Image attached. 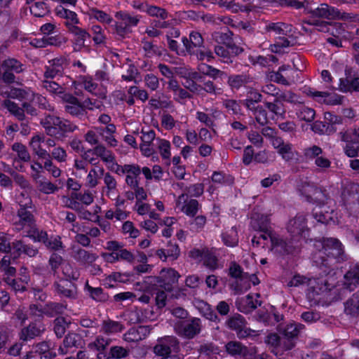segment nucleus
I'll list each match as a JSON object with an SVG mask.
<instances>
[{
	"instance_id": "nucleus-1",
	"label": "nucleus",
	"mask_w": 359,
	"mask_h": 359,
	"mask_svg": "<svg viewBox=\"0 0 359 359\" xmlns=\"http://www.w3.org/2000/svg\"><path fill=\"white\" fill-rule=\"evenodd\" d=\"M250 225L257 232L252 239L254 246L263 245L269 248V251L273 254L290 252L287 244L279 235L273 232L269 225V217L267 215L254 213L251 217Z\"/></svg>"
},
{
	"instance_id": "nucleus-2",
	"label": "nucleus",
	"mask_w": 359,
	"mask_h": 359,
	"mask_svg": "<svg viewBox=\"0 0 359 359\" xmlns=\"http://www.w3.org/2000/svg\"><path fill=\"white\" fill-rule=\"evenodd\" d=\"M302 191L306 195L308 199L313 203H317L316 206L313 210V215L318 222L325 224H341V217L338 216V212L330 210V207L325 204L316 201V200L324 196L320 190L308 184L303 188Z\"/></svg>"
},
{
	"instance_id": "nucleus-3",
	"label": "nucleus",
	"mask_w": 359,
	"mask_h": 359,
	"mask_svg": "<svg viewBox=\"0 0 359 359\" xmlns=\"http://www.w3.org/2000/svg\"><path fill=\"white\" fill-rule=\"evenodd\" d=\"M331 278L332 277L330 273L327 275V278L324 280L307 279L305 276L294 275L292 278L287 283V286L299 287L308 284L310 286L307 292V297L309 300L313 304H319L321 300L320 296L331 290L330 286L332 285V283H328Z\"/></svg>"
},
{
	"instance_id": "nucleus-4",
	"label": "nucleus",
	"mask_w": 359,
	"mask_h": 359,
	"mask_svg": "<svg viewBox=\"0 0 359 359\" xmlns=\"http://www.w3.org/2000/svg\"><path fill=\"white\" fill-rule=\"evenodd\" d=\"M314 247L318 250V253L313 255L314 262L317 265H325L323 255L328 257L337 258L343 253V245L337 238H323L322 241H316Z\"/></svg>"
},
{
	"instance_id": "nucleus-5",
	"label": "nucleus",
	"mask_w": 359,
	"mask_h": 359,
	"mask_svg": "<svg viewBox=\"0 0 359 359\" xmlns=\"http://www.w3.org/2000/svg\"><path fill=\"white\" fill-rule=\"evenodd\" d=\"M344 278V285L349 290L359 288V264L351 266ZM345 311L349 315H355L359 311V294H353L346 302Z\"/></svg>"
},
{
	"instance_id": "nucleus-6",
	"label": "nucleus",
	"mask_w": 359,
	"mask_h": 359,
	"mask_svg": "<svg viewBox=\"0 0 359 359\" xmlns=\"http://www.w3.org/2000/svg\"><path fill=\"white\" fill-rule=\"evenodd\" d=\"M286 229L291 237V247H296L294 243H302L308 240L309 229L307 227V219L304 213H298L290 219L286 224Z\"/></svg>"
},
{
	"instance_id": "nucleus-7",
	"label": "nucleus",
	"mask_w": 359,
	"mask_h": 359,
	"mask_svg": "<svg viewBox=\"0 0 359 359\" xmlns=\"http://www.w3.org/2000/svg\"><path fill=\"white\" fill-rule=\"evenodd\" d=\"M41 124L49 135L58 138L65 135L67 132L74 130L76 126L67 120H61L59 117L52 115L46 116Z\"/></svg>"
},
{
	"instance_id": "nucleus-8",
	"label": "nucleus",
	"mask_w": 359,
	"mask_h": 359,
	"mask_svg": "<svg viewBox=\"0 0 359 359\" xmlns=\"http://www.w3.org/2000/svg\"><path fill=\"white\" fill-rule=\"evenodd\" d=\"M180 275L173 269H162L159 277H149L146 283L154 286L159 287L168 292L172 289V285L177 283Z\"/></svg>"
},
{
	"instance_id": "nucleus-9",
	"label": "nucleus",
	"mask_w": 359,
	"mask_h": 359,
	"mask_svg": "<svg viewBox=\"0 0 359 359\" xmlns=\"http://www.w3.org/2000/svg\"><path fill=\"white\" fill-rule=\"evenodd\" d=\"M62 100L67 103L65 106L66 110L69 114L76 116L83 113L84 107L93 110L94 109H99L102 106L100 101L95 100L93 102L90 99L85 100L82 105L76 97L70 94H65Z\"/></svg>"
},
{
	"instance_id": "nucleus-10",
	"label": "nucleus",
	"mask_w": 359,
	"mask_h": 359,
	"mask_svg": "<svg viewBox=\"0 0 359 359\" xmlns=\"http://www.w3.org/2000/svg\"><path fill=\"white\" fill-rule=\"evenodd\" d=\"M8 250H12L13 259H16L22 252L25 253L29 257H34L37 252L36 250L33 248L24 245L21 241L13 243V247L11 248L9 239L7 238L6 235L4 233H0V251L7 252Z\"/></svg>"
},
{
	"instance_id": "nucleus-11",
	"label": "nucleus",
	"mask_w": 359,
	"mask_h": 359,
	"mask_svg": "<svg viewBox=\"0 0 359 359\" xmlns=\"http://www.w3.org/2000/svg\"><path fill=\"white\" fill-rule=\"evenodd\" d=\"M8 97L20 100H26L31 102L32 104H38L43 108L46 107V100L44 97L35 95L29 89L11 88L9 92H5Z\"/></svg>"
},
{
	"instance_id": "nucleus-12",
	"label": "nucleus",
	"mask_w": 359,
	"mask_h": 359,
	"mask_svg": "<svg viewBox=\"0 0 359 359\" xmlns=\"http://www.w3.org/2000/svg\"><path fill=\"white\" fill-rule=\"evenodd\" d=\"M304 93L311 97L315 102L327 105H335L341 103L343 97L334 92L327 93L318 91L315 89L308 88L304 90Z\"/></svg>"
},
{
	"instance_id": "nucleus-13",
	"label": "nucleus",
	"mask_w": 359,
	"mask_h": 359,
	"mask_svg": "<svg viewBox=\"0 0 359 359\" xmlns=\"http://www.w3.org/2000/svg\"><path fill=\"white\" fill-rule=\"evenodd\" d=\"M179 346L176 339L173 337H165L158 341L154 347V353L161 356V359H173L170 353L178 350Z\"/></svg>"
},
{
	"instance_id": "nucleus-14",
	"label": "nucleus",
	"mask_w": 359,
	"mask_h": 359,
	"mask_svg": "<svg viewBox=\"0 0 359 359\" xmlns=\"http://www.w3.org/2000/svg\"><path fill=\"white\" fill-rule=\"evenodd\" d=\"M294 74H297V72L289 66L283 65L278 69V72H269L267 77L272 81L290 85L294 81Z\"/></svg>"
},
{
	"instance_id": "nucleus-15",
	"label": "nucleus",
	"mask_w": 359,
	"mask_h": 359,
	"mask_svg": "<svg viewBox=\"0 0 359 359\" xmlns=\"http://www.w3.org/2000/svg\"><path fill=\"white\" fill-rule=\"evenodd\" d=\"M341 140L345 142V154L349 157L357 156L359 151V133L346 131L341 135Z\"/></svg>"
},
{
	"instance_id": "nucleus-16",
	"label": "nucleus",
	"mask_w": 359,
	"mask_h": 359,
	"mask_svg": "<svg viewBox=\"0 0 359 359\" xmlns=\"http://www.w3.org/2000/svg\"><path fill=\"white\" fill-rule=\"evenodd\" d=\"M189 256L196 259L198 262L203 264L211 269H215L217 267V260L215 252L208 250H203V251L198 249H194L189 252Z\"/></svg>"
},
{
	"instance_id": "nucleus-17",
	"label": "nucleus",
	"mask_w": 359,
	"mask_h": 359,
	"mask_svg": "<svg viewBox=\"0 0 359 359\" xmlns=\"http://www.w3.org/2000/svg\"><path fill=\"white\" fill-rule=\"evenodd\" d=\"M22 70V65L20 62L15 59L6 60L1 69L0 72H2V79L6 83H11L14 80L13 72L18 73Z\"/></svg>"
},
{
	"instance_id": "nucleus-18",
	"label": "nucleus",
	"mask_w": 359,
	"mask_h": 359,
	"mask_svg": "<svg viewBox=\"0 0 359 359\" xmlns=\"http://www.w3.org/2000/svg\"><path fill=\"white\" fill-rule=\"evenodd\" d=\"M226 325L229 328L235 330L240 338L250 336L255 332L245 327L244 318L241 315H235L230 318L226 322Z\"/></svg>"
},
{
	"instance_id": "nucleus-19",
	"label": "nucleus",
	"mask_w": 359,
	"mask_h": 359,
	"mask_svg": "<svg viewBox=\"0 0 359 359\" xmlns=\"http://www.w3.org/2000/svg\"><path fill=\"white\" fill-rule=\"evenodd\" d=\"M35 242H43L48 248L52 250H59L62 248L60 238L58 236H53L48 238L47 233L39 230H34L33 233L29 235Z\"/></svg>"
},
{
	"instance_id": "nucleus-20",
	"label": "nucleus",
	"mask_w": 359,
	"mask_h": 359,
	"mask_svg": "<svg viewBox=\"0 0 359 359\" xmlns=\"http://www.w3.org/2000/svg\"><path fill=\"white\" fill-rule=\"evenodd\" d=\"M337 89L342 93L359 91V77L346 72V78L340 79Z\"/></svg>"
},
{
	"instance_id": "nucleus-21",
	"label": "nucleus",
	"mask_w": 359,
	"mask_h": 359,
	"mask_svg": "<svg viewBox=\"0 0 359 359\" xmlns=\"http://www.w3.org/2000/svg\"><path fill=\"white\" fill-rule=\"evenodd\" d=\"M186 198L187 196L185 194L180 196L177 201V205L187 216L194 217L199 208L198 202L195 199L187 200Z\"/></svg>"
},
{
	"instance_id": "nucleus-22",
	"label": "nucleus",
	"mask_w": 359,
	"mask_h": 359,
	"mask_svg": "<svg viewBox=\"0 0 359 359\" xmlns=\"http://www.w3.org/2000/svg\"><path fill=\"white\" fill-rule=\"evenodd\" d=\"M322 149L319 147L313 146L305 150V155L309 158L315 159V164L320 168H327L330 166V161L322 154Z\"/></svg>"
},
{
	"instance_id": "nucleus-23",
	"label": "nucleus",
	"mask_w": 359,
	"mask_h": 359,
	"mask_svg": "<svg viewBox=\"0 0 359 359\" xmlns=\"http://www.w3.org/2000/svg\"><path fill=\"white\" fill-rule=\"evenodd\" d=\"M23 109L20 108L18 105L11 100H6L4 102L5 107L7 109L15 115L18 119L22 120L24 118V112L26 111L27 114L34 115L35 109L26 100H22Z\"/></svg>"
},
{
	"instance_id": "nucleus-24",
	"label": "nucleus",
	"mask_w": 359,
	"mask_h": 359,
	"mask_svg": "<svg viewBox=\"0 0 359 359\" xmlns=\"http://www.w3.org/2000/svg\"><path fill=\"white\" fill-rule=\"evenodd\" d=\"M259 298V294L256 293L248 294L245 299H238L236 302L238 309L243 313L250 312L261 304Z\"/></svg>"
},
{
	"instance_id": "nucleus-25",
	"label": "nucleus",
	"mask_w": 359,
	"mask_h": 359,
	"mask_svg": "<svg viewBox=\"0 0 359 359\" xmlns=\"http://www.w3.org/2000/svg\"><path fill=\"white\" fill-rule=\"evenodd\" d=\"M48 64L44 74L46 79L53 78L57 74H60L68 65L66 58L63 57L49 60Z\"/></svg>"
},
{
	"instance_id": "nucleus-26",
	"label": "nucleus",
	"mask_w": 359,
	"mask_h": 359,
	"mask_svg": "<svg viewBox=\"0 0 359 359\" xmlns=\"http://www.w3.org/2000/svg\"><path fill=\"white\" fill-rule=\"evenodd\" d=\"M259 283V280L255 274H245L237 279L233 286V290L237 293H243L249 290L252 285H257Z\"/></svg>"
},
{
	"instance_id": "nucleus-27",
	"label": "nucleus",
	"mask_w": 359,
	"mask_h": 359,
	"mask_svg": "<svg viewBox=\"0 0 359 359\" xmlns=\"http://www.w3.org/2000/svg\"><path fill=\"white\" fill-rule=\"evenodd\" d=\"M93 154L95 153L97 156H100L103 161L105 162L107 166L111 171L119 172L121 166L114 161V158L111 151L107 150L104 147L98 146L95 147Z\"/></svg>"
},
{
	"instance_id": "nucleus-28",
	"label": "nucleus",
	"mask_w": 359,
	"mask_h": 359,
	"mask_svg": "<svg viewBox=\"0 0 359 359\" xmlns=\"http://www.w3.org/2000/svg\"><path fill=\"white\" fill-rule=\"evenodd\" d=\"M117 18H120L121 21L116 24V32L121 36L127 32L129 27L135 26L139 22L137 17L131 16L127 13H118Z\"/></svg>"
},
{
	"instance_id": "nucleus-29",
	"label": "nucleus",
	"mask_w": 359,
	"mask_h": 359,
	"mask_svg": "<svg viewBox=\"0 0 359 359\" xmlns=\"http://www.w3.org/2000/svg\"><path fill=\"white\" fill-rule=\"evenodd\" d=\"M151 329L149 326H138L130 329L123 336L126 341H139L145 339L150 333Z\"/></svg>"
},
{
	"instance_id": "nucleus-30",
	"label": "nucleus",
	"mask_w": 359,
	"mask_h": 359,
	"mask_svg": "<svg viewBox=\"0 0 359 359\" xmlns=\"http://www.w3.org/2000/svg\"><path fill=\"white\" fill-rule=\"evenodd\" d=\"M118 173L126 174L127 184L132 187H135L137 184V177L140 174V168L135 165H125L121 166V170Z\"/></svg>"
},
{
	"instance_id": "nucleus-31",
	"label": "nucleus",
	"mask_w": 359,
	"mask_h": 359,
	"mask_svg": "<svg viewBox=\"0 0 359 359\" xmlns=\"http://www.w3.org/2000/svg\"><path fill=\"white\" fill-rule=\"evenodd\" d=\"M83 341L80 335L70 333L65 337L63 346L60 347L59 352L61 354H66L72 351L71 348L81 347Z\"/></svg>"
},
{
	"instance_id": "nucleus-32",
	"label": "nucleus",
	"mask_w": 359,
	"mask_h": 359,
	"mask_svg": "<svg viewBox=\"0 0 359 359\" xmlns=\"http://www.w3.org/2000/svg\"><path fill=\"white\" fill-rule=\"evenodd\" d=\"M18 222L17 229L18 230L30 228L31 231L28 233V236L33 233L34 230V219L33 215L27 210L20 209L18 213Z\"/></svg>"
},
{
	"instance_id": "nucleus-33",
	"label": "nucleus",
	"mask_w": 359,
	"mask_h": 359,
	"mask_svg": "<svg viewBox=\"0 0 359 359\" xmlns=\"http://www.w3.org/2000/svg\"><path fill=\"white\" fill-rule=\"evenodd\" d=\"M215 51L218 56L222 58L224 62H228L231 56L239 54L242 49L230 43H225L216 46Z\"/></svg>"
},
{
	"instance_id": "nucleus-34",
	"label": "nucleus",
	"mask_w": 359,
	"mask_h": 359,
	"mask_svg": "<svg viewBox=\"0 0 359 359\" xmlns=\"http://www.w3.org/2000/svg\"><path fill=\"white\" fill-rule=\"evenodd\" d=\"M182 42L187 50L190 53H195L196 49L201 47L203 43V38L200 33L192 32L189 34V39L183 38Z\"/></svg>"
},
{
	"instance_id": "nucleus-35",
	"label": "nucleus",
	"mask_w": 359,
	"mask_h": 359,
	"mask_svg": "<svg viewBox=\"0 0 359 359\" xmlns=\"http://www.w3.org/2000/svg\"><path fill=\"white\" fill-rule=\"evenodd\" d=\"M201 331V320L194 318L191 322L187 323L179 328L178 332L186 337L193 338Z\"/></svg>"
},
{
	"instance_id": "nucleus-36",
	"label": "nucleus",
	"mask_w": 359,
	"mask_h": 359,
	"mask_svg": "<svg viewBox=\"0 0 359 359\" xmlns=\"http://www.w3.org/2000/svg\"><path fill=\"white\" fill-rule=\"evenodd\" d=\"M56 14L62 18L66 20V25L70 30V27H76L79 23V19L76 13L65 8L62 6H59L55 9Z\"/></svg>"
},
{
	"instance_id": "nucleus-37",
	"label": "nucleus",
	"mask_w": 359,
	"mask_h": 359,
	"mask_svg": "<svg viewBox=\"0 0 359 359\" xmlns=\"http://www.w3.org/2000/svg\"><path fill=\"white\" fill-rule=\"evenodd\" d=\"M67 41V39L62 35H56L47 39L43 38L42 40L34 39L30 43L36 47H44L46 45L60 46Z\"/></svg>"
},
{
	"instance_id": "nucleus-38",
	"label": "nucleus",
	"mask_w": 359,
	"mask_h": 359,
	"mask_svg": "<svg viewBox=\"0 0 359 359\" xmlns=\"http://www.w3.org/2000/svg\"><path fill=\"white\" fill-rule=\"evenodd\" d=\"M130 276L127 273H114L103 280V285L109 288L115 287L120 283L129 281Z\"/></svg>"
},
{
	"instance_id": "nucleus-39",
	"label": "nucleus",
	"mask_w": 359,
	"mask_h": 359,
	"mask_svg": "<svg viewBox=\"0 0 359 359\" xmlns=\"http://www.w3.org/2000/svg\"><path fill=\"white\" fill-rule=\"evenodd\" d=\"M222 241L228 247H235L238 243V236L236 227L233 226L226 230L221 235Z\"/></svg>"
},
{
	"instance_id": "nucleus-40",
	"label": "nucleus",
	"mask_w": 359,
	"mask_h": 359,
	"mask_svg": "<svg viewBox=\"0 0 359 359\" xmlns=\"http://www.w3.org/2000/svg\"><path fill=\"white\" fill-rule=\"evenodd\" d=\"M195 306L205 318L213 322L219 320L216 313L212 309L211 306L206 302L203 301H198L195 303Z\"/></svg>"
},
{
	"instance_id": "nucleus-41",
	"label": "nucleus",
	"mask_w": 359,
	"mask_h": 359,
	"mask_svg": "<svg viewBox=\"0 0 359 359\" xmlns=\"http://www.w3.org/2000/svg\"><path fill=\"white\" fill-rule=\"evenodd\" d=\"M34 351L40 356L41 359H52L56 355L55 352L50 348L47 342L37 344L34 348Z\"/></svg>"
},
{
	"instance_id": "nucleus-42",
	"label": "nucleus",
	"mask_w": 359,
	"mask_h": 359,
	"mask_svg": "<svg viewBox=\"0 0 359 359\" xmlns=\"http://www.w3.org/2000/svg\"><path fill=\"white\" fill-rule=\"evenodd\" d=\"M267 29L278 35H289L292 31V26L283 22L271 23L267 25Z\"/></svg>"
},
{
	"instance_id": "nucleus-43",
	"label": "nucleus",
	"mask_w": 359,
	"mask_h": 359,
	"mask_svg": "<svg viewBox=\"0 0 359 359\" xmlns=\"http://www.w3.org/2000/svg\"><path fill=\"white\" fill-rule=\"evenodd\" d=\"M157 255L163 261H166L168 258L174 260L180 255V250L177 245H170L167 251L163 249L158 250Z\"/></svg>"
},
{
	"instance_id": "nucleus-44",
	"label": "nucleus",
	"mask_w": 359,
	"mask_h": 359,
	"mask_svg": "<svg viewBox=\"0 0 359 359\" xmlns=\"http://www.w3.org/2000/svg\"><path fill=\"white\" fill-rule=\"evenodd\" d=\"M44 328L37 324H31L27 328L22 330L20 334V339L22 340H28L38 336Z\"/></svg>"
},
{
	"instance_id": "nucleus-45",
	"label": "nucleus",
	"mask_w": 359,
	"mask_h": 359,
	"mask_svg": "<svg viewBox=\"0 0 359 359\" xmlns=\"http://www.w3.org/2000/svg\"><path fill=\"white\" fill-rule=\"evenodd\" d=\"M82 84L87 91L93 94L100 97H104L105 95V90L98 88L97 85L90 77H83L82 79Z\"/></svg>"
},
{
	"instance_id": "nucleus-46",
	"label": "nucleus",
	"mask_w": 359,
	"mask_h": 359,
	"mask_svg": "<svg viewBox=\"0 0 359 359\" xmlns=\"http://www.w3.org/2000/svg\"><path fill=\"white\" fill-rule=\"evenodd\" d=\"M316 15L327 19H332L339 16V12L327 4H321L316 9Z\"/></svg>"
},
{
	"instance_id": "nucleus-47",
	"label": "nucleus",
	"mask_w": 359,
	"mask_h": 359,
	"mask_svg": "<svg viewBox=\"0 0 359 359\" xmlns=\"http://www.w3.org/2000/svg\"><path fill=\"white\" fill-rule=\"evenodd\" d=\"M123 328V326L118 322L107 320L103 323L101 331L107 335H111L121 332Z\"/></svg>"
},
{
	"instance_id": "nucleus-48",
	"label": "nucleus",
	"mask_w": 359,
	"mask_h": 359,
	"mask_svg": "<svg viewBox=\"0 0 359 359\" xmlns=\"http://www.w3.org/2000/svg\"><path fill=\"white\" fill-rule=\"evenodd\" d=\"M98 128L101 130V133L100 134V136H102L111 146H115L116 140L112 136L113 133L116 130L115 126L113 124H109L104 128Z\"/></svg>"
},
{
	"instance_id": "nucleus-49",
	"label": "nucleus",
	"mask_w": 359,
	"mask_h": 359,
	"mask_svg": "<svg viewBox=\"0 0 359 359\" xmlns=\"http://www.w3.org/2000/svg\"><path fill=\"white\" fill-rule=\"evenodd\" d=\"M142 173L147 180L154 179L156 180H160L163 175L162 168L159 165H154L152 168V171L147 167L142 168Z\"/></svg>"
},
{
	"instance_id": "nucleus-50",
	"label": "nucleus",
	"mask_w": 359,
	"mask_h": 359,
	"mask_svg": "<svg viewBox=\"0 0 359 359\" xmlns=\"http://www.w3.org/2000/svg\"><path fill=\"white\" fill-rule=\"evenodd\" d=\"M198 70L203 74L208 75L212 78H222L223 76H226V74L220 72L219 70L212 67L206 64H201L198 66Z\"/></svg>"
},
{
	"instance_id": "nucleus-51",
	"label": "nucleus",
	"mask_w": 359,
	"mask_h": 359,
	"mask_svg": "<svg viewBox=\"0 0 359 359\" xmlns=\"http://www.w3.org/2000/svg\"><path fill=\"white\" fill-rule=\"evenodd\" d=\"M29 281L28 276H25L22 280H15L11 278H6L7 283L12 287L15 292H22L25 290Z\"/></svg>"
},
{
	"instance_id": "nucleus-52",
	"label": "nucleus",
	"mask_w": 359,
	"mask_h": 359,
	"mask_svg": "<svg viewBox=\"0 0 359 359\" xmlns=\"http://www.w3.org/2000/svg\"><path fill=\"white\" fill-rule=\"evenodd\" d=\"M301 329V325L290 323L287 325L284 328H281L280 331L285 337L292 339L297 336Z\"/></svg>"
},
{
	"instance_id": "nucleus-53",
	"label": "nucleus",
	"mask_w": 359,
	"mask_h": 359,
	"mask_svg": "<svg viewBox=\"0 0 359 359\" xmlns=\"http://www.w3.org/2000/svg\"><path fill=\"white\" fill-rule=\"evenodd\" d=\"M69 32H71L76 36V46H79V47L82 46L86 39L89 37V34L86 32V30L77 26L70 27Z\"/></svg>"
},
{
	"instance_id": "nucleus-54",
	"label": "nucleus",
	"mask_w": 359,
	"mask_h": 359,
	"mask_svg": "<svg viewBox=\"0 0 359 359\" xmlns=\"http://www.w3.org/2000/svg\"><path fill=\"white\" fill-rule=\"evenodd\" d=\"M43 86L50 93L55 94L62 99L65 94L62 92V88L54 81L45 80L43 82Z\"/></svg>"
},
{
	"instance_id": "nucleus-55",
	"label": "nucleus",
	"mask_w": 359,
	"mask_h": 359,
	"mask_svg": "<svg viewBox=\"0 0 359 359\" xmlns=\"http://www.w3.org/2000/svg\"><path fill=\"white\" fill-rule=\"evenodd\" d=\"M226 351L232 355H245L246 348L241 346L239 342L231 341L226 345Z\"/></svg>"
},
{
	"instance_id": "nucleus-56",
	"label": "nucleus",
	"mask_w": 359,
	"mask_h": 359,
	"mask_svg": "<svg viewBox=\"0 0 359 359\" xmlns=\"http://www.w3.org/2000/svg\"><path fill=\"white\" fill-rule=\"evenodd\" d=\"M30 12L36 17H43L48 12V10L45 3L37 1L30 6Z\"/></svg>"
},
{
	"instance_id": "nucleus-57",
	"label": "nucleus",
	"mask_w": 359,
	"mask_h": 359,
	"mask_svg": "<svg viewBox=\"0 0 359 359\" xmlns=\"http://www.w3.org/2000/svg\"><path fill=\"white\" fill-rule=\"evenodd\" d=\"M276 158V154L273 152L262 151L255 155V161L256 163H266L273 161Z\"/></svg>"
},
{
	"instance_id": "nucleus-58",
	"label": "nucleus",
	"mask_w": 359,
	"mask_h": 359,
	"mask_svg": "<svg viewBox=\"0 0 359 359\" xmlns=\"http://www.w3.org/2000/svg\"><path fill=\"white\" fill-rule=\"evenodd\" d=\"M315 114V111L313 109L305 107H302V109L297 113L299 119L306 122L312 121L314 119Z\"/></svg>"
},
{
	"instance_id": "nucleus-59",
	"label": "nucleus",
	"mask_w": 359,
	"mask_h": 359,
	"mask_svg": "<svg viewBox=\"0 0 359 359\" xmlns=\"http://www.w3.org/2000/svg\"><path fill=\"white\" fill-rule=\"evenodd\" d=\"M211 2L214 4H218L220 7L225 8L233 13H236L241 9L240 6L231 0H211Z\"/></svg>"
},
{
	"instance_id": "nucleus-60",
	"label": "nucleus",
	"mask_w": 359,
	"mask_h": 359,
	"mask_svg": "<svg viewBox=\"0 0 359 359\" xmlns=\"http://www.w3.org/2000/svg\"><path fill=\"white\" fill-rule=\"evenodd\" d=\"M170 143L166 140H158V149L163 158L169 159L171 156Z\"/></svg>"
},
{
	"instance_id": "nucleus-61",
	"label": "nucleus",
	"mask_w": 359,
	"mask_h": 359,
	"mask_svg": "<svg viewBox=\"0 0 359 359\" xmlns=\"http://www.w3.org/2000/svg\"><path fill=\"white\" fill-rule=\"evenodd\" d=\"M290 42L285 38H280L273 45L271 46L272 52L277 53H285V48L289 47Z\"/></svg>"
},
{
	"instance_id": "nucleus-62",
	"label": "nucleus",
	"mask_w": 359,
	"mask_h": 359,
	"mask_svg": "<svg viewBox=\"0 0 359 359\" xmlns=\"http://www.w3.org/2000/svg\"><path fill=\"white\" fill-rule=\"evenodd\" d=\"M13 150L17 153L20 160L27 161L29 159V154L24 145L15 143L13 145Z\"/></svg>"
},
{
	"instance_id": "nucleus-63",
	"label": "nucleus",
	"mask_w": 359,
	"mask_h": 359,
	"mask_svg": "<svg viewBox=\"0 0 359 359\" xmlns=\"http://www.w3.org/2000/svg\"><path fill=\"white\" fill-rule=\"evenodd\" d=\"M37 183L39 191L44 194H50L57 190V187L48 181H37Z\"/></svg>"
},
{
	"instance_id": "nucleus-64",
	"label": "nucleus",
	"mask_w": 359,
	"mask_h": 359,
	"mask_svg": "<svg viewBox=\"0 0 359 359\" xmlns=\"http://www.w3.org/2000/svg\"><path fill=\"white\" fill-rule=\"evenodd\" d=\"M100 133L101 130L98 128H95L89 130L86 135V142L92 145L96 144L98 142Z\"/></svg>"
}]
</instances>
